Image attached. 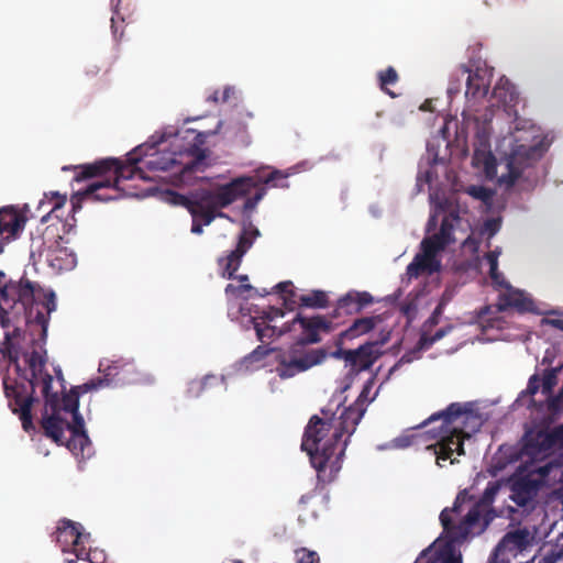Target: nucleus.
I'll use <instances>...</instances> for the list:
<instances>
[{
	"label": "nucleus",
	"mask_w": 563,
	"mask_h": 563,
	"mask_svg": "<svg viewBox=\"0 0 563 563\" xmlns=\"http://www.w3.org/2000/svg\"><path fill=\"white\" fill-rule=\"evenodd\" d=\"M232 93V89L227 87L224 88V90L221 92V102H227L230 98Z\"/></svg>",
	"instance_id": "58"
},
{
	"label": "nucleus",
	"mask_w": 563,
	"mask_h": 563,
	"mask_svg": "<svg viewBox=\"0 0 563 563\" xmlns=\"http://www.w3.org/2000/svg\"><path fill=\"white\" fill-rule=\"evenodd\" d=\"M292 287H294V285L290 280L278 283L275 286V289L277 290V292L285 294V296H283V299H284V303L287 308L290 305H294L297 302V300H296L297 294L292 289Z\"/></svg>",
	"instance_id": "36"
},
{
	"label": "nucleus",
	"mask_w": 563,
	"mask_h": 563,
	"mask_svg": "<svg viewBox=\"0 0 563 563\" xmlns=\"http://www.w3.org/2000/svg\"><path fill=\"white\" fill-rule=\"evenodd\" d=\"M38 289L40 285L25 275L13 279L0 271V325L14 328L5 333L0 343V353L15 366L19 375L23 374L25 354L35 350L36 344L41 343L47 363L45 344L48 320L49 313L56 309V302L55 294L51 291L43 302L45 312L40 310L35 301Z\"/></svg>",
	"instance_id": "1"
},
{
	"label": "nucleus",
	"mask_w": 563,
	"mask_h": 563,
	"mask_svg": "<svg viewBox=\"0 0 563 563\" xmlns=\"http://www.w3.org/2000/svg\"><path fill=\"white\" fill-rule=\"evenodd\" d=\"M399 79V76L396 69L391 66L387 67L385 70H380L378 73V80L380 89L389 95L391 98H395L397 95L388 88L389 85H395Z\"/></svg>",
	"instance_id": "32"
},
{
	"label": "nucleus",
	"mask_w": 563,
	"mask_h": 563,
	"mask_svg": "<svg viewBox=\"0 0 563 563\" xmlns=\"http://www.w3.org/2000/svg\"><path fill=\"white\" fill-rule=\"evenodd\" d=\"M314 497V494L313 493H309V494H306V495H302L300 500H299V504L300 505H306L309 500H311L312 498Z\"/></svg>",
	"instance_id": "60"
},
{
	"label": "nucleus",
	"mask_w": 563,
	"mask_h": 563,
	"mask_svg": "<svg viewBox=\"0 0 563 563\" xmlns=\"http://www.w3.org/2000/svg\"><path fill=\"white\" fill-rule=\"evenodd\" d=\"M498 255L499 253L497 251H490L485 255L490 271H496L498 267Z\"/></svg>",
	"instance_id": "48"
},
{
	"label": "nucleus",
	"mask_w": 563,
	"mask_h": 563,
	"mask_svg": "<svg viewBox=\"0 0 563 563\" xmlns=\"http://www.w3.org/2000/svg\"><path fill=\"white\" fill-rule=\"evenodd\" d=\"M210 132H200L195 137V143L179 153H173L168 156L157 157L146 162V166L157 170H174L185 180L192 174L203 172L207 167L206 150L200 145L205 143Z\"/></svg>",
	"instance_id": "8"
},
{
	"label": "nucleus",
	"mask_w": 563,
	"mask_h": 563,
	"mask_svg": "<svg viewBox=\"0 0 563 563\" xmlns=\"http://www.w3.org/2000/svg\"><path fill=\"white\" fill-rule=\"evenodd\" d=\"M518 141L519 140L516 139V144L503 158L506 163L507 173L500 176L499 181L507 186H514L523 170L531 167L544 154V148L541 146L540 142L518 144Z\"/></svg>",
	"instance_id": "12"
},
{
	"label": "nucleus",
	"mask_w": 563,
	"mask_h": 563,
	"mask_svg": "<svg viewBox=\"0 0 563 563\" xmlns=\"http://www.w3.org/2000/svg\"><path fill=\"white\" fill-rule=\"evenodd\" d=\"M508 291L499 296L498 310L506 311L509 308H516L518 311H529L532 301L525 297L522 291L514 290L511 287Z\"/></svg>",
	"instance_id": "23"
},
{
	"label": "nucleus",
	"mask_w": 563,
	"mask_h": 563,
	"mask_svg": "<svg viewBox=\"0 0 563 563\" xmlns=\"http://www.w3.org/2000/svg\"><path fill=\"white\" fill-rule=\"evenodd\" d=\"M142 154L144 153L141 145L129 153L126 163L119 158L108 157L90 164L76 166L75 169L78 172L74 180L79 183L95 177H109L114 186L119 187L121 180H129L134 177L146 179L144 172L137 166Z\"/></svg>",
	"instance_id": "7"
},
{
	"label": "nucleus",
	"mask_w": 563,
	"mask_h": 563,
	"mask_svg": "<svg viewBox=\"0 0 563 563\" xmlns=\"http://www.w3.org/2000/svg\"><path fill=\"white\" fill-rule=\"evenodd\" d=\"M389 340V332L380 333L379 339L367 341L357 349L352 350L350 368L354 373L369 369L380 357V347Z\"/></svg>",
	"instance_id": "15"
},
{
	"label": "nucleus",
	"mask_w": 563,
	"mask_h": 563,
	"mask_svg": "<svg viewBox=\"0 0 563 563\" xmlns=\"http://www.w3.org/2000/svg\"><path fill=\"white\" fill-rule=\"evenodd\" d=\"M253 322L257 339L262 342L279 338L283 334L292 331V327L296 323H299L302 330L307 332L306 342L308 343L320 342L321 339L318 333L319 330L323 332H330L332 330V321L322 316L305 318L298 313L291 322H286L282 328H277L269 322H264V320L256 317L253 318Z\"/></svg>",
	"instance_id": "10"
},
{
	"label": "nucleus",
	"mask_w": 563,
	"mask_h": 563,
	"mask_svg": "<svg viewBox=\"0 0 563 563\" xmlns=\"http://www.w3.org/2000/svg\"><path fill=\"white\" fill-rule=\"evenodd\" d=\"M452 325H446L439 329L433 334L428 333L430 329H423V332L418 342L419 347L422 350L430 349L435 342L444 338L452 330Z\"/></svg>",
	"instance_id": "33"
},
{
	"label": "nucleus",
	"mask_w": 563,
	"mask_h": 563,
	"mask_svg": "<svg viewBox=\"0 0 563 563\" xmlns=\"http://www.w3.org/2000/svg\"><path fill=\"white\" fill-rule=\"evenodd\" d=\"M531 534L528 529H516L504 537V543L516 550H525L530 544Z\"/></svg>",
	"instance_id": "26"
},
{
	"label": "nucleus",
	"mask_w": 563,
	"mask_h": 563,
	"mask_svg": "<svg viewBox=\"0 0 563 563\" xmlns=\"http://www.w3.org/2000/svg\"><path fill=\"white\" fill-rule=\"evenodd\" d=\"M342 340L341 336L339 338L336 345L338 349L331 353V356L338 360H344L346 365L350 366V362L352 360V350H344L342 349Z\"/></svg>",
	"instance_id": "42"
},
{
	"label": "nucleus",
	"mask_w": 563,
	"mask_h": 563,
	"mask_svg": "<svg viewBox=\"0 0 563 563\" xmlns=\"http://www.w3.org/2000/svg\"><path fill=\"white\" fill-rule=\"evenodd\" d=\"M541 386H542L541 378L539 377L538 374H533L529 378L528 386H527V389H526V394L529 395V396H533V395H536L539 391Z\"/></svg>",
	"instance_id": "46"
},
{
	"label": "nucleus",
	"mask_w": 563,
	"mask_h": 563,
	"mask_svg": "<svg viewBox=\"0 0 563 563\" xmlns=\"http://www.w3.org/2000/svg\"><path fill=\"white\" fill-rule=\"evenodd\" d=\"M551 463L529 465L517 472L510 479V499L519 507H526L537 497L540 488L550 474Z\"/></svg>",
	"instance_id": "11"
},
{
	"label": "nucleus",
	"mask_w": 563,
	"mask_h": 563,
	"mask_svg": "<svg viewBox=\"0 0 563 563\" xmlns=\"http://www.w3.org/2000/svg\"><path fill=\"white\" fill-rule=\"evenodd\" d=\"M297 302L308 308H325L328 306V296L322 290H313L308 295L299 296Z\"/></svg>",
	"instance_id": "28"
},
{
	"label": "nucleus",
	"mask_w": 563,
	"mask_h": 563,
	"mask_svg": "<svg viewBox=\"0 0 563 563\" xmlns=\"http://www.w3.org/2000/svg\"><path fill=\"white\" fill-rule=\"evenodd\" d=\"M560 371V367H553L550 369H545L544 374L541 378L542 382V394L545 396H550L552 393L553 387L558 383V373Z\"/></svg>",
	"instance_id": "35"
},
{
	"label": "nucleus",
	"mask_w": 563,
	"mask_h": 563,
	"mask_svg": "<svg viewBox=\"0 0 563 563\" xmlns=\"http://www.w3.org/2000/svg\"><path fill=\"white\" fill-rule=\"evenodd\" d=\"M552 438L554 440V444L563 443V423L553 430H551Z\"/></svg>",
	"instance_id": "50"
},
{
	"label": "nucleus",
	"mask_w": 563,
	"mask_h": 563,
	"mask_svg": "<svg viewBox=\"0 0 563 563\" xmlns=\"http://www.w3.org/2000/svg\"><path fill=\"white\" fill-rule=\"evenodd\" d=\"M397 446L406 448L410 445V439L408 437L396 439Z\"/></svg>",
	"instance_id": "57"
},
{
	"label": "nucleus",
	"mask_w": 563,
	"mask_h": 563,
	"mask_svg": "<svg viewBox=\"0 0 563 563\" xmlns=\"http://www.w3.org/2000/svg\"><path fill=\"white\" fill-rule=\"evenodd\" d=\"M81 526L69 519H62L56 528V542L60 545L63 552L68 551V547H71L70 552L76 555L77 559H85L87 556L90 563L93 560L90 556V552L86 551L82 545V532Z\"/></svg>",
	"instance_id": "14"
},
{
	"label": "nucleus",
	"mask_w": 563,
	"mask_h": 563,
	"mask_svg": "<svg viewBox=\"0 0 563 563\" xmlns=\"http://www.w3.org/2000/svg\"><path fill=\"white\" fill-rule=\"evenodd\" d=\"M210 99L214 102L221 101V93L219 91H214Z\"/></svg>",
	"instance_id": "63"
},
{
	"label": "nucleus",
	"mask_w": 563,
	"mask_h": 563,
	"mask_svg": "<svg viewBox=\"0 0 563 563\" xmlns=\"http://www.w3.org/2000/svg\"><path fill=\"white\" fill-rule=\"evenodd\" d=\"M246 291H254L257 296H266L269 294L266 289H263V291H260L258 289H255L250 284H242L240 286H235L233 284H228L225 287V294L227 295H233V296H242Z\"/></svg>",
	"instance_id": "37"
},
{
	"label": "nucleus",
	"mask_w": 563,
	"mask_h": 563,
	"mask_svg": "<svg viewBox=\"0 0 563 563\" xmlns=\"http://www.w3.org/2000/svg\"><path fill=\"white\" fill-rule=\"evenodd\" d=\"M118 365L109 366L108 373L103 378L98 377L91 379L82 385L73 387L69 394L63 395L62 399L59 398L60 412H74L79 410V396L86 394L91 390H97L98 388L109 385L111 379L110 375H118V373H112V371L117 369Z\"/></svg>",
	"instance_id": "18"
},
{
	"label": "nucleus",
	"mask_w": 563,
	"mask_h": 563,
	"mask_svg": "<svg viewBox=\"0 0 563 563\" xmlns=\"http://www.w3.org/2000/svg\"><path fill=\"white\" fill-rule=\"evenodd\" d=\"M212 383H217V377L214 375H206L201 379H194L189 383L187 388V395L190 398H198L202 395V393L212 385Z\"/></svg>",
	"instance_id": "31"
},
{
	"label": "nucleus",
	"mask_w": 563,
	"mask_h": 563,
	"mask_svg": "<svg viewBox=\"0 0 563 563\" xmlns=\"http://www.w3.org/2000/svg\"><path fill=\"white\" fill-rule=\"evenodd\" d=\"M42 241L38 239V240H32V244H31V255L34 256L35 252H37L40 255H42Z\"/></svg>",
	"instance_id": "52"
},
{
	"label": "nucleus",
	"mask_w": 563,
	"mask_h": 563,
	"mask_svg": "<svg viewBox=\"0 0 563 563\" xmlns=\"http://www.w3.org/2000/svg\"><path fill=\"white\" fill-rule=\"evenodd\" d=\"M462 75L467 74L466 91L467 98L482 99L486 97L489 90V78L485 70L476 69L471 71L466 66H461Z\"/></svg>",
	"instance_id": "21"
},
{
	"label": "nucleus",
	"mask_w": 563,
	"mask_h": 563,
	"mask_svg": "<svg viewBox=\"0 0 563 563\" xmlns=\"http://www.w3.org/2000/svg\"><path fill=\"white\" fill-rule=\"evenodd\" d=\"M251 233L253 234V238L244 230L239 236L235 250L231 251L225 257L227 263L223 276H227V278L231 279L234 277L235 272L241 265L242 257L253 244V239L260 234L257 229H253Z\"/></svg>",
	"instance_id": "20"
},
{
	"label": "nucleus",
	"mask_w": 563,
	"mask_h": 563,
	"mask_svg": "<svg viewBox=\"0 0 563 563\" xmlns=\"http://www.w3.org/2000/svg\"><path fill=\"white\" fill-rule=\"evenodd\" d=\"M485 225H486V228L489 230L490 235L495 234V233H496V231L498 230V224H497V222H496V221H494V220H488V221H486Z\"/></svg>",
	"instance_id": "54"
},
{
	"label": "nucleus",
	"mask_w": 563,
	"mask_h": 563,
	"mask_svg": "<svg viewBox=\"0 0 563 563\" xmlns=\"http://www.w3.org/2000/svg\"><path fill=\"white\" fill-rule=\"evenodd\" d=\"M372 382H367L357 399L340 416L322 409L323 417L312 416L305 429L301 449L306 451L322 482H331L341 470L351 435L365 412V400Z\"/></svg>",
	"instance_id": "3"
},
{
	"label": "nucleus",
	"mask_w": 563,
	"mask_h": 563,
	"mask_svg": "<svg viewBox=\"0 0 563 563\" xmlns=\"http://www.w3.org/2000/svg\"><path fill=\"white\" fill-rule=\"evenodd\" d=\"M499 490L496 482H489L481 498L463 515V504L472 499L467 490L460 492L452 507L444 508L440 514V522L445 540L450 545L462 544L468 537L482 533L493 517L492 505Z\"/></svg>",
	"instance_id": "6"
},
{
	"label": "nucleus",
	"mask_w": 563,
	"mask_h": 563,
	"mask_svg": "<svg viewBox=\"0 0 563 563\" xmlns=\"http://www.w3.org/2000/svg\"><path fill=\"white\" fill-rule=\"evenodd\" d=\"M547 322L553 328L563 331V319H548Z\"/></svg>",
	"instance_id": "53"
},
{
	"label": "nucleus",
	"mask_w": 563,
	"mask_h": 563,
	"mask_svg": "<svg viewBox=\"0 0 563 563\" xmlns=\"http://www.w3.org/2000/svg\"><path fill=\"white\" fill-rule=\"evenodd\" d=\"M276 351L275 349H269L267 347L266 345H258L250 355V357L253 360V361H261L263 360L265 356H267L268 354L271 353H274V355H276Z\"/></svg>",
	"instance_id": "45"
},
{
	"label": "nucleus",
	"mask_w": 563,
	"mask_h": 563,
	"mask_svg": "<svg viewBox=\"0 0 563 563\" xmlns=\"http://www.w3.org/2000/svg\"><path fill=\"white\" fill-rule=\"evenodd\" d=\"M25 225V218L13 206L0 207V255L15 241Z\"/></svg>",
	"instance_id": "16"
},
{
	"label": "nucleus",
	"mask_w": 563,
	"mask_h": 563,
	"mask_svg": "<svg viewBox=\"0 0 563 563\" xmlns=\"http://www.w3.org/2000/svg\"><path fill=\"white\" fill-rule=\"evenodd\" d=\"M373 302L374 298L369 292L351 290L338 300L333 317L360 313Z\"/></svg>",
	"instance_id": "19"
},
{
	"label": "nucleus",
	"mask_w": 563,
	"mask_h": 563,
	"mask_svg": "<svg viewBox=\"0 0 563 563\" xmlns=\"http://www.w3.org/2000/svg\"><path fill=\"white\" fill-rule=\"evenodd\" d=\"M493 97L504 104L510 103L515 100V91L512 85L508 79H500L493 89Z\"/></svg>",
	"instance_id": "29"
},
{
	"label": "nucleus",
	"mask_w": 563,
	"mask_h": 563,
	"mask_svg": "<svg viewBox=\"0 0 563 563\" xmlns=\"http://www.w3.org/2000/svg\"><path fill=\"white\" fill-rule=\"evenodd\" d=\"M443 312V305L442 303H439L433 312L431 313V316L429 317V319L424 322L423 324V329H431L433 328L434 325H437L440 321V317Z\"/></svg>",
	"instance_id": "43"
},
{
	"label": "nucleus",
	"mask_w": 563,
	"mask_h": 563,
	"mask_svg": "<svg viewBox=\"0 0 563 563\" xmlns=\"http://www.w3.org/2000/svg\"><path fill=\"white\" fill-rule=\"evenodd\" d=\"M446 245V241H442L433 234L422 240L421 251L430 257H437V254L444 250Z\"/></svg>",
	"instance_id": "34"
},
{
	"label": "nucleus",
	"mask_w": 563,
	"mask_h": 563,
	"mask_svg": "<svg viewBox=\"0 0 563 563\" xmlns=\"http://www.w3.org/2000/svg\"><path fill=\"white\" fill-rule=\"evenodd\" d=\"M455 545H450L445 540L444 548L433 556L429 558L428 563H462L461 555H455Z\"/></svg>",
	"instance_id": "30"
},
{
	"label": "nucleus",
	"mask_w": 563,
	"mask_h": 563,
	"mask_svg": "<svg viewBox=\"0 0 563 563\" xmlns=\"http://www.w3.org/2000/svg\"><path fill=\"white\" fill-rule=\"evenodd\" d=\"M67 223H64L60 219L56 221V268L70 269L75 266V255L67 249H62L58 245V241L63 239V235L68 231L66 230Z\"/></svg>",
	"instance_id": "25"
},
{
	"label": "nucleus",
	"mask_w": 563,
	"mask_h": 563,
	"mask_svg": "<svg viewBox=\"0 0 563 563\" xmlns=\"http://www.w3.org/2000/svg\"><path fill=\"white\" fill-rule=\"evenodd\" d=\"M488 563H509V560L507 559H500L498 553L495 552L490 558Z\"/></svg>",
	"instance_id": "56"
},
{
	"label": "nucleus",
	"mask_w": 563,
	"mask_h": 563,
	"mask_svg": "<svg viewBox=\"0 0 563 563\" xmlns=\"http://www.w3.org/2000/svg\"><path fill=\"white\" fill-rule=\"evenodd\" d=\"M295 558L297 563H320L319 554L307 548L295 550Z\"/></svg>",
	"instance_id": "38"
},
{
	"label": "nucleus",
	"mask_w": 563,
	"mask_h": 563,
	"mask_svg": "<svg viewBox=\"0 0 563 563\" xmlns=\"http://www.w3.org/2000/svg\"><path fill=\"white\" fill-rule=\"evenodd\" d=\"M132 0H111V7L113 11V15L117 18L124 20V12L130 10ZM112 24L114 23V16L111 18Z\"/></svg>",
	"instance_id": "39"
},
{
	"label": "nucleus",
	"mask_w": 563,
	"mask_h": 563,
	"mask_svg": "<svg viewBox=\"0 0 563 563\" xmlns=\"http://www.w3.org/2000/svg\"><path fill=\"white\" fill-rule=\"evenodd\" d=\"M133 369V364L131 363H122V374L129 373Z\"/></svg>",
	"instance_id": "61"
},
{
	"label": "nucleus",
	"mask_w": 563,
	"mask_h": 563,
	"mask_svg": "<svg viewBox=\"0 0 563 563\" xmlns=\"http://www.w3.org/2000/svg\"><path fill=\"white\" fill-rule=\"evenodd\" d=\"M441 268L440 261L437 257H430L424 253H418L412 262L407 266V275L417 278L420 275L428 273H437Z\"/></svg>",
	"instance_id": "22"
},
{
	"label": "nucleus",
	"mask_w": 563,
	"mask_h": 563,
	"mask_svg": "<svg viewBox=\"0 0 563 563\" xmlns=\"http://www.w3.org/2000/svg\"><path fill=\"white\" fill-rule=\"evenodd\" d=\"M555 446L551 431L545 429L529 430L523 437V445L520 451V457H529L534 462L543 461L550 455Z\"/></svg>",
	"instance_id": "13"
},
{
	"label": "nucleus",
	"mask_w": 563,
	"mask_h": 563,
	"mask_svg": "<svg viewBox=\"0 0 563 563\" xmlns=\"http://www.w3.org/2000/svg\"><path fill=\"white\" fill-rule=\"evenodd\" d=\"M54 198H55V201H54L52 211L58 210L62 207H64V205L66 203V199H67L66 195H59L58 192L54 194Z\"/></svg>",
	"instance_id": "51"
},
{
	"label": "nucleus",
	"mask_w": 563,
	"mask_h": 563,
	"mask_svg": "<svg viewBox=\"0 0 563 563\" xmlns=\"http://www.w3.org/2000/svg\"><path fill=\"white\" fill-rule=\"evenodd\" d=\"M441 421L440 427L432 429V438L437 439L433 444L427 445L437 457V464L442 466L441 461L452 460V454H464V440L472 433L477 432L483 426L482 416L473 408V404L452 402L446 409L431 415L422 426Z\"/></svg>",
	"instance_id": "5"
},
{
	"label": "nucleus",
	"mask_w": 563,
	"mask_h": 563,
	"mask_svg": "<svg viewBox=\"0 0 563 563\" xmlns=\"http://www.w3.org/2000/svg\"><path fill=\"white\" fill-rule=\"evenodd\" d=\"M539 563H554L550 558H543Z\"/></svg>",
	"instance_id": "64"
},
{
	"label": "nucleus",
	"mask_w": 563,
	"mask_h": 563,
	"mask_svg": "<svg viewBox=\"0 0 563 563\" xmlns=\"http://www.w3.org/2000/svg\"><path fill=\"white\" fill-rule=\"evenodd\" d=\"M459 221H460V217H459L457 212H455V211L450 212L449 214H446L443 218V220L441 222L440 230L434 235L438 236L442 241H446V244L449 245L450 243L454 242L452 233L454 230V224L457 223Z\"/></svg>",
	"instance_id": "27"
},
{
	"label": "nucleus",
	"mask_w": 563,
	"mask_h": 563,
	"mask_svg": "<svg viewBox=\"0 0 563 563\" xmlns=\"http://www.w3.org/2000/svg\"><path fill=\"white\" fill-rule=\"evenodd\" d=\"M266 191L264 188L258 189L253 197H250L244 202V209L251 210L256 207V205L263 199Z\"/></svg>",
	"instance_id": "47"
},
{
	"label": "nucleus",
	"mask_w": 563,
	"mask_h": 563,
	"mask_svg": "<svg viewBox=\"0 0 563 563\" xmlns=\"http://www.w3.org/2000/svg\"><path fill=\"white\" fill-rule=\"evenodd\" d=\"M479 142H481V145L483 146V150H479V148H476V150H475V153H474V159H477V161H478V159H479V155H481V154L485 155V154H486V152H487V154H488V157H492L490 152H489V151H487V148H488V142H487V140H486V139H482V137H479Z\"/></svg>",
	"instance_id": "49"
},
{
	"label": "nucleus",
	"mask_w": 563,
	"mask_h": 563,
	"mask_svg": "<svg viewBox=\"0 0 563 563\" xmlns=\"http://www.w3.org/2000/svg\"><path fill=\"white\" fill-rule=\"evenodd\" d=\"M306 339L300 340L288 350H278L274 356L276 362L275 372L282 379L296 376L309 368L321 364L327 358L323 349L306 350Z\"/></svg>",
	"instance_id": "9"
},
{
	"label": "nucleus",
	"mask_w": 563,
	"mask_h": 563,
	"mask_svg": "<svg viewBox=\"0 0 563 563\" xmlns=\"http://www.w3.org/2000/svg\"><path fill=\"white\" fill-rule=\"evenodd\" d=\"M284 314L285 313L280 308L268 307L267 309L262 311L261 316H257L256 318L264 320V322L272 323L277 318H283Z\"/></svg>",
	"instance_id": "41"
},
{
	"label": "nucleus",
	"mask_w": 563,
	"mask_h": 563,
	"mask_svg": "<svg viewBox=\"0 0 563 563\" xmlns=\"http://www.w3.org/2000/svg\"><path fill=\"white\" fill-rule=\"evenodd\" d=\"M489 277L495 286L505 289L510 288V284L506 282L504 275L498 271V267L496 268V271L489 269Z\"/></svg>",
	"instance_id": "44"
},
{
	"label": "nucleus",
	"mask_w": 563,
	"mask_h": 563,
	"mask_svg": "<svg viewBox=\"0 0 563 563\" xmlns=\"http://www.w3.org/2000/svg\"><path fill=\"white\" fill-rule=\"evenodd\" d=\"M399 309L400 312L407 318L409 322H411L417 317L418 307L415 300L404 301L400 305Z\"/></svg>",
	"instance_id": "40"
},
{
	"label": "nucleus",
	"mask_w": 563,
	"mask_h": 563,
	"mask_svg": "<svg viewBox=\"0 0 563 563\" xmlns=\"http://www.w3.org/2000/svg\"><path fill=\"white\" fill-rule=\"evenodd\" d=\"M470 192L477 198H482V197H484L485 189L483 187H479V188L473 187Z\"/></svg>",
	"instance_id": "59"
},
{
	"label": "nucleus",
	"mask_w": 563,
	"mask_h": 563,
	"mask_svg": "<svg viewBox=\"0 0 563 563\" xmlns=\"http://www.w3.org/2000/svg\"><path fill=\"white\" fill-rule=\"evenodd\" d=\"M26 383L9 384L3 380L4 394L9 400V407L13 413H18L22 427L25 431L33 429L32 406L37 399L34 397L36 387H41V394L45 401V408L42 413L41 426L44 434L51 438L55 443L62 444L64 430L71 432L73 441H79L81 450L89 443V438L85 430V421L78 411L70 412L73 421L68 422L60 416L59 395L52 390L53 376L45 368V352L41 343L35 345V350L25 354V366L23 374L19 375Z\"/></svg>",
	"instance_id": "2"
},
{
	"label": "nucleus",
	"mask_w": 563,
	"mask_h": 563,
	"mask_svg": "<svg viewBox=\"0 0 563 563\" xmlns=\"http://www.w3.org/2000/svg\"><path fill=\"white\" fill-rule=\"evenodd\" d=\"M382 321L380 316L363 317L353 321V323L340 333L341 339L353 340L363 334L369 333L378 322Z\"/></svg>",
	"instance_id": "24"
},
{
	"label": "nucleus",
	"mask_w": 563,
	"mask_h": 563,
	"mask_svg": "<svg viewBox=\"0 0 563 563\" xmlns=\"http://www.w3.org/2000/svg\"><path fill=\"white\" fill-rule=\"evenodd\" d=\"M214 214H216V218H224V219L231 220V218L227 213L219 211V209L214 210Z\"/></svg>",
	"instance_id": "62"
},
{
	"label": "nucleus",
	"mask_w": 563,
	"mask_h": 563,
	"mask_svg": "<svg viewBox=\"0 0 563 563\" xmlns=\"http://www.w3.org/2000/svg\"><path fill=\"white\" fill-rule=\"evenodd\" d=\"M100 180L91 183L82 191L71 197L74 210L80 208L82 199H91L92 201L108 202L120 197V187L114 186L109 177H99Z\"/></svg>",
	"instance_id": "17"
},
{
	"label": "nucleus",
	"mask_w": 563,
	"mask_h": 563,
	"mask_svg": "<svg viewBox=\"0 0 563 563\" xmlns=\"http://www.w3.org/2000/svg\"><path fill=\"white\" fill-rule=\"evenodd\" d=\"M516 139H518V144H531L533 142H540L542 143L540 140H537L536 137H533L532 140L529 141V139H526V142H522V139L520 136H515L514 137V144L511 145V147L516 144ZM541 146L545 150V147L543 146V144H541Z\"/></svg>",
	"instance_id": "55"
},
{
	"label": "nucleus",
	"mask_w": 563,
	"mask_h": 563,
	"mask_svg": "<svg viewBox=\"0 0 563 563\" xmlns=\"http://www.w3.org/2000/svg\"><path fill=\"white\" fill-rule=\"evenodd\" d=\"M286 178L287 175L278 169L263 170L255 177H239L216 189H200L190 192L189 196L174 191H170L169 195L174 205L186 208L190 213L192 218L191 232L201 234L202 227L211 224L216 219V209L225 208L239 198L249 195L258 183L287 188Z\"/></svg>",
	"instance_id": "4"
}]
</instances>
